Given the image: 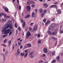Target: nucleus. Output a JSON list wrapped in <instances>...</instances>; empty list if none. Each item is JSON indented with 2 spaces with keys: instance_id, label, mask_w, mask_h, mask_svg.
<instances>
[{
  "instance_id": "nucleus-40",
  "label": "nucleus",
  "mask_w": 63,
  "mask_h": 63,
  "mask_svg": "<svg viewBox=\"0 0 63 63\" xmlns=\"http://www.w3.org/2000/svg\"><path fill=\"white\" fill-rule=\"evenodd\" d=\"M18 46H20V45H21V42H18Z\"/></svg>"
},
{
  "instance_id": "nucleus-34",
  "label": "nucleus",
  "mask_w": 63,
  "mask_h": 63,
  "mask_svg": "<svg viewBox=\"0 0 63 63\" xmlns=\"http://www.w3.org/2000/svg\"><path fill=\"white\" fill-rule=\"evenodd\" d=\"M52 56H53L54 54H55V52H54L53 51L51 53Z\"/></svg>"
},
{
  "instance_id": "nucleus-53",
  "label": "nucleus",
  "mask_w": 63,
  "mask_h": 63,
  "mask_svg": "<svg viewBox=\"0 0 63 63\" xmlns=\"http://www.w3.org/2000/svg\"><path fill=\"white\" fill-rule=\"evenodd\" d=\"M19 10H21V6H19Z\"/></svg>"
},
{
  "instance_id": "nucleus-50",
  "label": "nucleus",
  "mask_w": 63,
  "mask_h": 63,
  "mask_svg": "<svg viewBox=\"0 0 63 63\" xmlns=\"http://www.w3.org/2000/svg\"><path fill=\"white\" fill-rule=\"evenodd\" d=\"M28 51V50H25V53H26V52H27Z\"/></svg>"
},
{
  "instance_id": "nucleus-16",
  "label": "nucleus",
  "mask_w": 63,
  "mask_h": 63,
  "mask_svg": "<svg viewBox=\"0 0 63 63\" xmlns=\"http://www.w3.org/2000/svg\"><path fill=\"white\" fill-rule=\"evenodd\" d=\"M31 16L32 17H35V13L33 12L32 13V14Z\"/></svg>"
},
{
  "instance_id": "nucleus-42",
  "label": "nucleus",
  "mask_w": 63,
  "mask_h": 63,
  "mask_svg": "<svg viewBox=\"0 0 63 63\" xmlns=\"http://www.w3.org/2000/svg\"><path fill=\"white\" fill-rule=\"evenodd\" d=\"M33 24H34V23H32L30 24V25H31V26H32V25H33Z\"/></svg>"
},
{
  "instance_id": "nucleus-39",
  "label": "nucleus",
  "mask_w": 63,
  "mask_h": 63,
  "mask_svg": "<svg viewBox=\"0 0 63 63\" xmlns=\"http://www.w3.org/2000/svg\"><path fill=\"white\" fill-rule=\"evenodd\" d=\"M46 20H47V19H46V18H45L44 19V20H43V22H44L45 23Z\"/></svg>"
},
{
  "instance_id": "nucleus-33",
  "label": "nucleus",
  "mask_w": 63,
  "mask_h": 63,
  "mask_svg": "<svg viewBox=\"0 0 63 63\" xmlns=\"http://www.w3.org/2000/svg\"><path fill=\"white\" fill-rule=\"evenodd\" d=\"M35 14H36V15H37V11H38V10H37V9H35Z\"/></svg>"
},
{
  "instance_id": "nucleus-35",
  "label": "nucleus",
  "mask_w": 63,
  "mask_h": 63,
  "mask_svg": "<svg viewBox=\"0 0 63 63\" xmlns=\"http://www.w3.org/2000/svg\"><path fill=\"white\" fill-rule=\"evenodd\" d=\"M56 63V60L55 59L53 60H52V63Z\"/></svg>"
},
{
  "instance_id": "nucleus-41",
  "label": "nucleus",
  "mask_w": 63,
  "mask_h": 63,
  "mask_svg": "<svg viewBox=\"0 0 63 63\" xmlns=\"http://www.w3.org/2000/svg\"><path fill=\"white\" fill-rule=\"evenodd\" d=\"M7 39H6L5 40H4V43H6V42H7Z\"/></svg>"
},
{
  "instance_id": "nucleus-24",
  "label": "nucleus",
  "mask_w": 63,
  "mask_h": 63,
  "mask_svg": "<svg viewBox=\"0 0 63 63\" xmlns=\"http://www.w3.org/2000/svg\"><path fill=\"white\" fill-rule=\"evenodd\" d=\"M27 55H28V53H27L25 54L24 55V57H25V58H26V57H27Z\"/></svg>"
},
{
  "instance_id": "nucleus-51",
  "label": "nucleus",
  "mask_w": 63,
  "mask_h": 63,
  "mask_svg": "<svg viewBox=\"0 0 63 63\" xmlns=\"http://www.w3.org/2000/svg\"><path fill=\"white\" fill-rule=\"evenodd\" d=\"M21 22L22 23L23 22V20L22 19H21Z\"/></svg>"
},
{
  "instance_id": "nucleus-38",
  "label": "nucleus",
  "mask_w": 63,
  "mask_h": 63,
  "mask_svg": "<svg viewBox=\"0 0 63 63\" xmlns=\"http://www.w3.org/2000/svg\"><path fill=\"white\" fill-rule=\"evenodd\" d=\"M11 30V31H10L9 32H10V33L9 34V36H10V35H11V34H12V32H11V31H12V30Z\"/></svg>"
},
{
  "instance_id": "nucleus-59",
  "label": "nucleus",
  "mask_w": 63,
  "mask_h": 63,
  "mask_svg": "<svg viewBox=\"0 0 63 63\" xmlns=\"http://www.w3.org/2000/svg\"><path fill=\"white\" fill-rule=\"evenodd\" d=\"M15 27H16V28H17V25H16L15 24Z\"/></svg>"
},
{
  "instance_id": "nucleus-52",
  "label": "nucleus",
  "mask_w": 63,
  "mask_h": 63,
  "mask_svg": "<svg viewBox=\"0 0 63 63\" xmlns=\"http://www.w3.org/2000/svg\"><path fill=\"white\" fill-rule=\"evenodd\" d=\"M33 56L32 55L30 56V58H33Z\"/></svg>"
},
{
  "instance_id": "nucleus-47",
  "label": "nucleus",
  "mask_w": 63,
  "mask_h": 63,
  "mask_svg": "<svg viewBox=\"0 0 63 63\" xmlns=\"http://www.w3.org/2000/svg\"><path fill=\"white\" fill-rule=\"evenodd\" d=\"M31 6L32 7H35V5L34 4H32L31 5Z\"/></svg>"
},
{
  "instance_id": "nucleus-21",
  "label": "nucleus",
  "mask_w": 63,
  "mask_h": 63,
  "mask_svg": "<svg viewBox=\"0 0 63 63\" xmlns=\"http://www.w3.org/2000/svg\"><path fill=\"white\" fill-rule=\"evenodd\" d=\"M24 22V23H23V24L22 26L24 28L25 27V22Z\"/></svg>"
},
{
  "instance_id": "nucleus-7",
  "label": "nucleus",
  "mask_w": 63,
  "mask_h": 63,
  "mask_svg": "<svg viewBox=\"0 0 63 63\" xmlns=\"http://www.w3.org/2000/svg\"><path fill=\"white\" fill-rule=\"evenodd\" d=\"M57 12L58 15H60V14H61V10L59 9H58L57 10Z\"/></svg>"
},
{
  "instance_id": "nucleus-60",
  "label": "nucleus",
  "mask_w": 63,
  "mask_h": 63,
  "mask_svg": "<svg viewBox=\"0 0 63 63\" xmlns=\"http://www.w3.org/2000/svg\"><path fill=\"white\" fill-rule=\"evenodd\" d=\"M41 63H44V61H43L42 60H41Z\"/></svg>"
},
{
  "instance_id": "nucleus-9",
  "label": "nucleus",
  "mask_w": 63,
  "mask_h": 63,
  "mask_svg": "<svg viewBox=\"0 0 63 63\" xmlns=\"http://www.w3.org/2000/svg\"><path fill=\"white\" fill-rule=\"evenodd\" d=\"M30 17V15L28 14L25 17V18H29V17Z\"/></svg>"
},
{
  "instance_id": "nucleus-10",
  "label": "nucleus",
  "mask_w": 63,
  "mask_h": 63,
  "mask_svg": "<svg viewBox=\"0 0 63 63\" xmlns=\"http://www.w3.org/2000/svg\"><path fill=\"white\" fill-rule=\"evenodd\" d=\"M43 51L45 52H47V48H43Z\"/></svg>"
},
{
  "instance_id": "nucleus-36",
  "label": "nucleus",
  "mask_w": 63,
  "mask_h": 63,
  "mask_svg": "<svg viewBox=\"0 0 63 63\" xmlns=\"http://www.w3.org/2000/svg\"><path fill=\"white\" fill-rule=\"evenodd\" d=\"M50 8H53V7H54V5H52L51 6H49Z\"/></svg>"
},
{
  "instance_id": "nucleus-37",
  "label": "nucleus",
  "mask_w": 63,
  "mask_h": 63,
  "mask_svg": "<svg viewBox=\"0 0 63 63\" xmlns=\"http://www.w3.org/2000/svg\"><path fill=\"white\" fill-rule=\"evenodd\" d=\"M38 44H40L41 42V40L40 39H39L38 41Z\"/></svg>"
},
{
  "instance_id": "nucleus-20",
  "label": "nucleus",
  "mask_w": 63,
  "mask_h": 63,
  "mask_svg": "<svg viewBox=\"0 0 63 63\" xmlns=\"http://www.w3.org/2000/svg\"><path fill=\"white\" fill-rule=\"evenodd\" d=\"M8 33H7V34H5V35H3L2 38H5V37H6V36H8Z\"/></svg>"
},
{
  "instance_id": "nucleus-63",
  "label": "nucleus",
  "mask_w": 63,
  "mask_h": 63,
  "mask_svg": "<svg viewBox=\"0 0 63 63\" xmlns=\"http://www.w3.org/2000/svg\"><path fill=\"white\" fill-rule=\"evenodd\" d=\"M17 52L19 51V49H17Z\"/></svg>"
},
{
  "instance_id": "nucleus-14",
  "label": "nucleus",
  "mask_w": 63,
  "mask_h": 63,
  "mask_svg": "<svg viewBox=\"0 0 63 63\" xmlns=\"http://www.w3.org/2000/svg\"><path fill=\"white\" fill-rule=\"evenodd\" d=\"M56 59L57 60V61L58 62L60 60V57L59 56H57L56 58Z\"/></svg>"
},
{
  "instance_id": "nucleus-30",
  "label": "nucleus",
  "mask_w": 63,
  "mask_h": 63,
  "mask_svg": "<svg viewBox=\"0 0 63 63\" xmlns=\"http://www.w3.org/2000/svg\"><path fill=\"white\" fill-rule=\"evenodd\" d=\"M47 10H44V11H43V13L45 14L46 13H47Z\"/></svg>"
},
{
  "instance_id": "nucleus-8",
  "label": "nucleus",
  "mask_w": 63,
  "mask_h": 63,
  "mask_svg": "<svg viewBox=\"0 0 63 63\" xmlns=\"http://www.w3.org/2000/svg\"><path fill=\"white\" fill-rule=\"evenodd\" d=\"M29 31H30L32 32H34V31L33 30V29L31 27H30L29 28Z\"/></svg>"
},
{
  "instance_id": "nucleus-64",
  "label": "nucleus",
  "mask_w": 63,
  "mask_h": 63,
  "mask_svg": "<svg viewBox=\"0 0 63 63\" xmlns=\"http://www.w3.org/2000/svg\"><path fill=\"white\" fill-rule=\"evenodd\" d=\"M39 63H42L41 62V60L39 62Z\"/></svg>"
},
{
  "instance_id": "nucleus-46",
  "label": "nucleus",
  "mask_w": 63,
  "mask_h": 63,
  "mask_svg": "<svg viewBox=\"0 0 63 63\" xmlns=\"http://www.w3.org/2000/svg\"><path fill=\"white\" fill-rule=\"evenodd\" d=\"M23 47V46L22 45L20 46V49H22V47Z\"/></svg>"
},
{
  "instance_id": "nucleus-56",
  "label": "nucleus",
  "mask_w": 63,
  "mask_h": 63,
  "mask_svg": "<svg viewBox=\"0 0 63 63\" xmlns=\"http://www.w3.org/2000/svg\"><path fill=\"white\" fill-rule=\"evenodd\" d=\"M20 30H21L20 28L19 27L18 28V30H19V31H20Z\"/></svg>"
},
{
  "instance_id": "nucleus-2",
  "label": "nucleus",
  "mask_w": 63,
  "mask_h": 63,
  "mask_svg": "<svg viewBox=\"0 0 63 63\" xmlns=\"http://www.w3.org/2000/svg\"><path fill=\"white\" fill-rule=\"evenodd\" d=\"M2 16H3L5 18H10V16H8L7 14H5L3 12H2L1 13H0V17H1Z\"/></svg>"
},
{
  "instance_id": "nucleus-22",
  "label": "nucleus",
  "mask_w": 63,
  "mask_h": 63,
  "mask_svg": "<svg viewBox=\"0 0 63 63\" xmlns=\"http://www.w3.org/2000/svg\"><path fill=\"white\" fill-rule=\"evenodd\" d=\"M43 5L44 6H45V7H46V8H47V7H48V5L46 3H44V4Z\"/></svg>"
},
{
  "instance_id": "nucleus-31",
  "label": "nucleus",
  "mask_w": 63,
  "mask_h": 63,
  "mask_svg": "<svg viewBox=\"0 0 63 63\" xmlns=\"http://www.w3.org/2000/svg\"><path fill=\"white\" fill-rule=\"evenodd\" d=\"M52 26H49V27L48 28V29L49 30H50L51 29H52Z\"/></svg>"
},
{
  "instance_id": "nucleus-15",
  "label": "nucleus",
  "mask_w": 63,
  "mask_h": 63,
  "mask_svg": "<svg viewBox=\"0 0 63 63\" xmlns=\"http://www.w3.org/2000/svg\"><path fill=\"white\" fill-rule=\"evenodd\" d=\"M37 26H35L33 28V29L34 31H36V30H37Z\"/></svg>"
},
{
  "instance_id": "nucleus-62",
  "label": "nucleus",
  "mask_w": 63,
  "mask_h": 63,
  "mask_svg": "<svg viewBox=\"0 0 63 63\" xmlns=\"http://www.w3.org/2000/svg\"><path fill=\"white\" fill-rule=\"evenodd\" d=\"M17 2L18 4H19V1L18 0H17Z\"/></svg>"
},
{
  "instance_id": "nucleus-61",
  "label": "nucleus",
  "mask_w": 63,
  "mask_h": 63,
  "mask_svg": "<svg viewBox=\"0 0 63 63\" xmlns=\"http://www.w3.org/2000/svg\"><path fill=\"white\" fill-rule=\"evenodd\" d=\"M16 34H17L18 33V30H17L16 31Z\"/></svg>"
},
{
  "instance_id": "nucleus-49",
  "label": "nucleus",
  "mask_w": 63,
  "mask_h": 63,
  "mask_svg": "<svg viewBox=\"0 0 63 63\" xmlns=\"http://www.w3.org/2000/svg\"><path fill=\"white\" fill-rule=\"evenodd\" d=\"M2 46H3V47H7L6 45L4 44H2Z\"/></svg>"
},
{
  "instance_id": "nucleus-11",
  "label": "nucleus",
  "mask_w": 63,
  "mask_h": 63,
  "mask_svg": "<svg viewBox=\"0 0 63 63\" xmlns=\"http://www.w3.org/2000/svg\"><path fill=\"white\" fill-rule=\"evenodd\" d=\"M39 13H40L42 14V13H43V10L42 9L40 8L39 9Z\"/></svg>"
},
{
  "instance_id": "nucleus-57",
  "label": "nucleus",
  "mask_w": 63,
  "mask_h": 63,
  "mask_svg": "<svg viewBox=\"0 0 63 63\" xmlns=\"http://www.w3.org/2000/svg\"><path fill=\"white\" fill-rule=\"evenodd\" d=\"M37 36L38 37H40V34H38Z\"/></svg>"
},
{
  "instance_id": "nucleus-32",
  "label": "nucleus",
  "mask_w": 63,
  "mask_h": 63,
  "mask_svg": "<svg viewBox=\"0 0 63 63\" xmlns=\"http://www.w3.org/2000/svg\"><path fill=\"white\" fill-rule=\"evenodd\" d=\"M51 38L53 39V40H56V38L55 37H54V36H52V37H51Z\"/></svg>"
},
{
  "instance_id": "nucleus-13",
  "label": "nucleus",
  "mask_w": 63,
  "mask_h": 63,
  "mask_svg": "<svg viewBox=\"0 0 63 63\" xmlns=\"http://www.w3.org/2000/svg\"><path fill=\"white\" fill-rule=\"evenodd\" d=\"M47 33L49 35H51L52 34V33L50 31H48L47 32Z\"/></svg>"
},
{
  "instance_id": "nucleus-17",
  "label": "nucleus",
  "mask_w": 63,
  "mask_h": 63,
  "mask_svg": "<svg viewBox=\"0 0 63 63\" xmlns=\"http://www.w3.org/2000/svg\"><path fill=\"white\" fill-rule=\"evenodd\" d=\"M51 26L52 27H55V26H56V24H55L54 23H52Z\"/></svg>"
},
{
  "instance_id": "nucleus-45",
  "label": "nucleus",
  "mask_w": 63,
  "mask_h": 63,
  "mask_svg": "<svg viewBox=\"0 0 63 63\" xmlns=\"http://www.w3.org/2000/svg\"><path fill=\"white\" fill-rule=\"evenodd\" d=\"M57 2L56 1L55 2H53V4H55V5H56V4H57Z\"/></svg>"
},
{
  "instance_id": "nucleus-5",
  "label": "nucleus",
  "mask_w": 63,
  "mask_h": 63,
  "mask_svg": "<svg viewBox=\"0 0 63 63\" xmlns=\"http://www.w3.org/2000/svg\"><path fill=\"white\" fill-rule=\"evenodd\" d=\"M31 34L30 32L29 31H28L27 33L26 36V37H27V36H31Z\"/></svg>"
},
{
  "instance_id": "nucleus-25",
  "label": "nucleus",
  "mask_w": 63,
  "mask_h": 63,
  "mask_svg": "<svg viewBox=\"0 0 63 63\" xmlns=\"http://www.w3.org/2000/svg\"><path fill=\"white\" fill-rule=\"evenodd\" d=\"M54 7H55L56 10H57V5H54Z\"/></svg>"
},
{
  "instance_id": "nucleus-26",
  "label": "nucleus",
  "mask_w": 63,
  "mask_h": 63,
  "mask_svg": "<svg viewBox=\"0 0 63 63\" xmlns=\"http://www.w3.org/2000/svg\"><path fill=\"white\" fill-rule=\"evenodd\" d=\"M40 56L41 57H43V58L44 57H45V56H46V54H44L42 55H41Z\"/></svg>"
},
{
  "instance_id": "nucleus-54",
  "label": "nucleus",
  "mask_w": 63,
  "mask_h": 63,
  "mask_svg": "<svg viewBox=\"0 0 63 63\" xmlns=\"http://www.w3.org/2000/svg\"><path fill=\"white\" fill-rule=\"evenodd\" d=\"M55 18H54L53 19H52V21H54V20H55Z\"/></svg>"
},
{
  "instance_id": "nucleus-18",
  "label": "nucleus",
  "mask_w": 63,
  "mask_h": 63,
  "mask_svg": "<svg viewBox=\"0 0 63 63\" xmlns=\"http://www.w3.org/2000/svg\"><path fill=\"white\" fill-rule=\"evenodd\" d=\"M5 12H9V10L7 7H5Z\"/></svg>"
},
{
  "instance_id": "nucleus-12",
  "label": "nucleus",
  "mask_w": 63,
  "mask_h": 63,
  "mask_svg": "<svg viewBox=\"0 0 63 63\" xmlns=\"http://www.w3.org/2000/svg\"><path fill=\"white\" fill-rule=\"evenodd\" d=\"M8 43V46L9 47H10L11 45V43H12V41L11 40H9V41Z\"/></svg>"
},
{
  "instance_id": "nucleus-43",
  "label": "nucleus",
  "mask_w": 63,
  "mask_h": 63,
  "mask_svg": "<svg viewBox=\"0 0 63 63\" xmlns=\"http://www.w3.org/2000/svg\"><path fill=\"white\" fill-rule=\"evenodd\" d=\"M12 47H13V49H14L15 48V45L13 44L12 46Z\"/></svg>"
},
{
  "instance_id": "nucleus-58",
  "label": "nucleus",
  "mask_w": 63,
  "mask_h": 63,
  "mask_svg": "<svg viewBox=\"0 0 63 63\" xmlns=\"http://www.w3.org/2000/svg\"><path fill=\"white\" fill-rule=\"evenodd\" d=\"M32 53H33V52H31L30 53V54L31 55H32Z\"/></svg>"
},
{
  "instance_id": "nucleus-29",
  "label": "nucleus",
  "mask_w": 63,
  "mask_h": 63,
  "mask_svg": "<svg viewBox=\"0 0 63 63\" xmlns=\"http://www.w3.org/2000/svg\"><path fill=\"white\" fill-rule=\"evenodd\" d=\"M20 54L22 56H24V54H25V53H20Z\"/></svg>"
},
{
  "instance_id": "nucleus-4",
  "label": "nucleus",
  "mask_w": 63,
  "mask_h": 63,
  "mask_svg": "<svg viewBox=\"0 0 63 63\" xmlns=\"http://www.w3.org/2000/svg\"><path fill=\"white\" fill-rule=\"evenodd\" d=\"M50 21L49 20H48L45 23V25L47 26V25H49V24H50Z\"/></svg>"
},
{
  "instance_id": "nucleus-48",
  "label": "nucleus",
  "mask_w": 63,
  "mask_h": 63,
  "mask_svg": "<svg viewBox=\"0 0 63 63\" xmlns=\"http://www.w3.org/2000/svg\"><path fill=\"white\" fill-rule=\"evenodd\" d=\"M17 54H18V55H19L20 54V52H19V51L17 52Z\"/></svg>"
},
{
  "instance_id": "nucleus-1",
  "label": "nucleus",
  "mask_w": 63,
  "mask_h": 63,
  "mask_svg": "<svg viewBox=\"0 0 63 63\" xmlns=\"http://www.w3.org/2000/svg\"><path fill=\"white\" fill-rule=\"evenodd\" d=\"M9 27L10 29H12L13 28V25L12 23L8 24L6 27H4V29L2 30L1 31L2 32H4V34H9L10 33V31H11V30L9 29H8L7 30L6 29H8Z\"/></svg>"
},
{
  "instance_id": "nucleus-27",
  "label": "nucleus",
  "mask_w": 63,
  "mask_h": 63,
  "mask_svg": "<svg viewBox=\"0 0 63 63\" xmlns=\"http://www.w3.org/2000/svg\"><path fill=\"white\" fill-rule=\"evenodd\" d=\"M2 56L3 57V60L4 61H5V54H2Z\"/></svg>"
},
{
  "instance_id": "nucleus-44",
  "label": "nucleus",
  "mask_w": 63,
  "mask_h": 63,
  "mask_svg": "<svg viewBox=\"0 0 63 63\" xmlns=\"http://www.w3.org/2000/svg\"><path fill=\"white\" fill-rule=\"evenodd\" d=\"M58 43V41H56V43H55V47L56 45L57 44V43Z\"/></svg>"
},
{
  "instance_id": "nucleus-55",
  "label": "nucleus",
  "mask_w": 63,
  "mask_h": 63,
  "mask_svg": "<svg viewBox=\"0 0 63 63\" xmlns=\"http://www.w3.org/2000/svg\"><path fill=\"white\" fill-rule=\"evenodd\" d=\"M20 40V38H18L17 39V41H19V40Z\"/></svg>"
},
{
  "instance_id": "nucleus-23",
  "label": "nucleus",
  "mask_w": 63,
  "mask_h": 63,
  "mask_svg": "<svg viewBox=\"0 0 63 63\" xmlns=\"http://www.w3.org/2000/svg\"><path fill=\"white\" fill-rule=\"evenodd\" d=\"M27 46H28L29 47H31V44H28L27 45Z\"/></svg>"
},
{
  "instance_id": "nucleus-28",
  "label": "nucleus",
  "mask_w": 63,
  "mask_h": 63,
  "mask_svg": "<svg viewBox=\"0 0 63 63\" xmlns=\"http://www.w3.org/2000/svg\"><path fill=\"white\" fill-rule=\"evenodd\" d=\"M44 13H42L41 14V17H44Z\"/></svg>"
},
{
  "instance_id": "nucleus-6",
  "label": "nucleus",
  "mask_w": 63,
  "mask_h": 63,
  "mask_svg": "<svg viewBox=\"0 0 63 63\" xmlns=\"http://www.w3.org/2000/svg\"><path fill=\"white\" fill-rule=\"evenodd\" d=\"M26 9L28 12H29L31 10V7L29 6H28L26 7Z\"/></svg>"
},
{
  "instance_id": "nucleus-19",
  "label": "nucleus",
  "mask_w": 63,
  "mask_h": 63,
  "mask_svg": "<svg viewBox=\"0 0 63 63\" xmlns=\"http://www.w3.org/2000/svg\"><path fill=\"white\" fill-rule=\"evenodd\" d=\"M57 34V32H53L52 33V35H56Z\"/></svg>"
},
{
  "instance_id": "nucleus-3",
  "label": "nucleus",
  "mask_w": 63,
  "mask_h": 63,
  "mask_svg": "<svg viewBox=\"0 0 63 63\" xmlns=\"http://www.w3.org/2000/svg\"><path fill=\"white\" fill-rule=\"evenodd\" d=\"M35 3V2L33 0H29L27 3V5H29L30 4H34Z\"/></svg>"
}]
</instances>
